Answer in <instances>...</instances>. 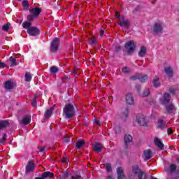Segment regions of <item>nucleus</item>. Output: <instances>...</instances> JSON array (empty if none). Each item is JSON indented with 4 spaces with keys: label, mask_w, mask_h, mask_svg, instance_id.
Listing matches in <instances>:
<instances>
[{
    "label": "nucleus",
    "mask_w": 179,
    "mask_h": 179,
    "mask_svg": "<svg viewBox=\"0 0 179 179\" xmlns=\"http://www.w3.org/2000/svg\"><path fill=\"white\" fill-rule=\"evenodd\" d=\"M152 85L154 87H160V80L159 77L155 76L152 80Z\"/></svg>",
    "instance_id": "obj_23"
},
{
    "label": "nucleus",
    "mask_w": 179,
    "mask_h": 179,
    "mask_svg": "<svg viewBox=\"0 0 179 179\" xmlns=\"http://www.w3.org/2000/svg\"><path fill=\"white\" fill-rule=\"evenodd\" d=\"M66 158H64L63 160H62V162H63V163H65V162H66Z\"/></svg>",
    "instance_id": "obj_51"
},
{
    "label": "nucleus",
    "mask_w": 179,
    "mask_h": 179,
    "mask_svg": "<svg viewBox=\"0 0 179 179\" xmlns=\"http://www.w3.org/2000/svg\"><path fill=\"white\" fill-rule=\"evenodd\" d=\"M138 176L139 179H146V174L139 169L136 166H133L132 171L129 174V179H135Z\"/></svg>",
    "instance_id": "obj_1"
},
{
    "label": "nucleus",
    "mask_w": 179,
    "mask_h": 179,
    "mask_svg": "<svg viewBox=\"0 0 179 179\" xmlns=\"http://www.w3.org/2000/svg\"><path fill=\"white\" fill-rule=\"evenodd\" d=\"M9 125V122L8 120L0 121V129H3V128H6Z\"/></svg>",
    "instance_id": "obj_29"
},
{
    "label": "nucleus",
    "mask_w": 179,
    "mask_h": 179,
    "mask_svg": "<svg viewBox=\"0 0 179 179\" xmlns=\"http://www.w3.org/2000/svg\"><path fill=\"white\" fill-rule=\"evenodd\" d=\"M9 26H10V24L9 23L4 24L2 27V30L4 31H8V30H9Z\"/></svg>",
    "instance_id": "obj_36"
},
{
    "label": "nucleus",
    "mask_w": 179,
    "mask_h": 179,
    "mask_svg": "<svg viewBox=\"0 0 179 179\" xmlns=\"http://www.w3.org/2000/svg\"><path fill=\"white\" fill-rule=\"evenodd\" d=\"M30 121H31V117L30 115H27L22 118V122L24 125H27L30 124Z\"/></svg>",
    "instance_id": "obj_24"
},
{
    "label": "nucleus",
    "mask_w": 179,
    "mask_h": 179,
    "mask_svg": "<svg viewBox=\"0 0 179 179\" xmlns=\"http://www.w3.org/2000/svg\"><path fill=\"white\" fill-rule=\"evenodd\" d=\"M147 50H146V47L145 46H141L140 48V50L138 52V55L139 57H143L144 55H146V52H147Z\"/></svg>",
    "instance_id": "obj_26"
},
{
    "label": "nucleus",
    "mask_w": 179,
    "mask_h": 179,
    "mask_svg": "<svg viewBox=\"0 0 179 179\" xmlns=\"http://www.w3.org/2000/svg\"><path fill=\"white\" fill-rule=\"evenodd\" d=\"M85 143L84 141H79L76 143V148H78V149H80L82 146H84Z\"/></svg>",
    "instance_id": "obj_34"
},
{
    "label": "nucleus",
    "mask_w": 179,
    "mask_h": 179,
    "mask_svg": "<svg viewBox=\"0 0 179 179\" xmlns=\"http://www.w3.org/2000/svg\"><path fill=\"white\" fill-rule=\"evenodd\" d=\"M132 145V136L129 134H125L124 136V148L129 149V147Z\"/></svg>",
    "instance_id": "obj_10"
},
{
    "label": "nucleus",
    "mask_w": 179,
    "mask_h": 179,
    "mask_svg": "<svg viewBox=\"0 0 179 179\" xmlns=\"http://www.w3.org/2000/svg\"><path fill=\"white\" fill-rule=\"evenodd\" d=\"M42 177L43 179L44 178H51L52 177H54V173L49 172V171H46L42 174Z\"/></svg>",
    "instance_id": "obj_28"
},
{
    "label": "nucleus",
    "mask_w": 179,
    "mask_h": 179,
    "mask_svg": "<svg viewBox=\"0 0 179 179\" xmlns=\"http://www.w3.org/2000/svg\"><path fill=\"white\" fill-rule=\"evenodd\" d=\"M94 122L96 124V125H99L100 127V120H99L94 119Z\"/></svg>",
    "instance_id": "obj_43"
},
{
    "label": "nucleus",
    "mask_w": 179,
    "mask_h": 179,
    "mask_svg": "<svg viewBox=\"0 0 179 179\" xmlns=\"http://www.w3.org/2000/svg\"><path fill=\"white\" fill-rule=\"evenodd\" d=\"M115 17L119 19L118 24L120 25L121 27H124V29H128L130 27L131 24H129V21L125 19L124 16H120L118 11H115Z\"/></svg>",
    "instance_id": "obj_4"
},
{
    "label": "nucleus",
    "mask_w": 179,
    "mask_h": 179,
    "mask_svg": "<svg viewBox=\"0 0 179 179\" xmlns=\"http://www.w3.org/2000/svg\"><path fill=\"white\" fill-rule=\"evenodd\" d=\"M136 79H139L140 81L143 82V83H145V82H146V80H148V79H149V78L146 75H144V76H133V77H131L132 80H136Z\"/></svg>",
    "instance_id": "obj_19"
},
{
    "label": "nucleus",
    "mask_w": 179,
    "mask_h": 179,
    "mask_svg": "<svg viewBox=\"0 0 179 179\" xmlns=\"http://www.w3.org/2000/svg\"><path fill=\"white\" fill-rule=\"evenodd\" d=\"M167 132H168V135H171V134H173V129H168Z\"/></svg>",
    "instance_id": "obj_46"
},
{
    "label": "nucleus",
    "mask_w": 179,
    "mask_h": 179,
    "mask_svg": "<svg viewBox=\"0 0 179 179\" xmlns=\"http://www.w3.org/2000/svg\"><path fill=\"white\" fill-rule=\"evenodd\" d=\"M27 33L29 36H38L40 31L36 27H31L27 29Z\"/></svg>",
    "instance_id": "obj_12"
},
{
    "label": "nucleus",
    "mask_w": 179,
    "mask_h": 179,
    "mask_svg": "<svg viewBox=\"0 0 179 179\" xmlns=\"http://www.w3.org/2000/svg\"><path fill=\"white\" fill-rule=\"evenodd\" d=\"M4 87L7 90H10V89H13V87H15V83L13 81L10 80H7L5 83Z\"/></svg>",
    "instance_id": "obj_17"
},
{
    "label": "nucleus",
    "mask_w": 179,
    "mask_h": 179,
    "mask_svg": "<svg viewBox=\"0 0 179 179\" xmlns=\"http://www.w3.org/2000/svg\"><path fill=\"white\" fill-rule=\"evenodd\" d=\"M37 105V101H36V99H33L31 101V106H33V107L36 106Z\"/></svg>",
    "instance_id": "obj_42"
},
{
    "label": "nucleus",
    "mask_w": 179,
    "mask_h": 179,
    "mask_svg": "<svg viewBox=\"0 0 179 179\" xmlns=\"http://www.w3.org/2000/svg\"><path fill=\"white\" fill-rule=\"evenodd\" d=\"M157 127V128H161V129L166 128V122L163 121L162 120H159Z\"/></svg>",
    "instance_id": "obj_27"
},
{
    "label": "nucleus",
    "mask_w": 179,
    "mask_h": 179,
    "mask_svg": "<svg viewBox=\"0 0 179 179\" xmlns=\"http://www.w3.org/2000/svg\"><path fill=\"white\" fill-rule=\"evenodd\" d=\"M93 149L94 152H96V153H100V152H101V149H103V145L99 143H96L93 144Z\"/></svg>",
    "instance_id": "obj_21"
},
{
    "label": "nucleus",
    "mask_w": 179,
    "mask_h": 179,
    "mask_svg": "<svg viewBox=\"0 0 179 179\" xmlns=\"http://www.w3.org/2000/svg\"><path fill=\"white\" fill-rule=\"evenodd\" d=\"M122 72H123V73H128L129 72H131V69L128 67H123Z\"/></svg>",
    "instance_id": "obj_37"
},
{
    "label": "nucleus",
    "mask_w": 179,
    "mask_h": 179,
    "mask_svg": "<svg viewBox=\"0 0 179 179\" xmlns=\"http://www.w3.org/2000/svg\"><path fill=\"white\" fill-rule=\"evenodd\" d=\"M54 110V106H52L50 109H48L44 114L45 118H50L52 115V111Z\"/></svg>",
    "instance_id": "obj_25"
},
{
    "label": "nucleus",
    "mask_w": 179,
    "mask_h": 179,
    "mask_svg": "<svg viewBox=\"0 0 179 179\" xmlns=\"http://www.w3.org/2000/svg\"><path fill=\"white\" fill-rule=\"evenodd\" d=\"M35 179H44V178L42 176L41 178H36Z\"/></svg>",
    "instance_id": "obj_52"
},
{
    "label": "nucleus",
    "mask_w": 179,
    "mask_h": 179,
    "mask_svg": "<svg viewBox=\"0 0 179 179\" xmlns=\"http://www.w3.org/2000/svg\"><path fill=\"white\" fill-rule=\"evenodd\" d=\"M117 174L118 179H127V177H125V175L124 174V169H122V168L120 167L117 169Z\"/></svg>",
    "instance_id": "obj_16"
},
{
    "label": "nucleus",
    "mask_w": 179,
    "mask_h": 179,
    "mask_svg": "<svg viewBox=\"0 0 179 179\" xmlns=\"http://www.w3.org/2000/svg\"><path fill=\"white\" fill-rule=\"evenodd\" d=\"M152 30L156 34H160L163 33V23L156 22L153 26Z\"/></svg>",
    "instance_id": "obj_7"
},
{
    "label": "nucleus",
    "mask_w": 179,
    "mask_h": 179,
    "mask_svg": "<svg viewBox=\"0 0 179 179\" xmlns=\"http://www.w3.org/2000/svg\"><path fill=\"white\" fill-rule=\"evenodd\" d=\"M166 112L169 114L174 113L176 111V106L171 103L169 102L167 105H165Z\"/></svg>",
    "instance_id": "obj_14"
},
{
    "label": "nucleus",
    "mask_w": 179,
    "mask_h": 179,
    "mask_svg": "<svg viewBox=\"0 0 179 179\" xmlns=\"http://www.w3.org/2000/svg\"><path fill=\"white\" fill-rule=\"evenodd\" d=\"M18 1H22V0H18Z\"/></svg>",
    "instance_id": "obj_54"
},
{
    "label": "nucleus",
    "mask_w": 179,
    "mask_h": 179,
    "mask_svg": "<svg viewBox=\"0 0 179 179\" xmlns=\"http://www.w3.org/2000/svg\"><path fill=\"white\" fill-rule=\"evenodd\" d=\"M57 72H58V68L57 66H53L50 68V73H52V75H55Z\"/></svg>",
    "instance_id": "obj_33"
},
{
    "label": "nucleus",
    "mask_w": 179,
    "mask_h": 179,
    "mask_svg": "<svg viewBox=\"0 0 179 179\" xmlns=\"http://www.w3.org/2000/svg\"><path fill=\"white\" fill-rule=\"evenodd\" d=\"M22 6H24V8H29V1H27V0H24L22 2Z\"/></svg>",
    "instance_id": "obj_40"
},
{
    "label": "nucleus",
    "mask_w": 179,
    "mask_h": 179,
    "mask_svg": "<svg viewBox=\"0 0 179 179\" xmlns=\"http://www.w3.org/2000/svg\"><path fill=\"white\" fill-rule=\"evenodd\" d=\"M159 102L162 106H167L170 103V94L164 93L159 99Z\"/></svg>",
    "instance_id": "obj_6"
},
{
    "label": "nucleus",
    "mask_w": 179,
    "mask_h": 179,
    "mask_svg": "<svg viewBox=\"0 0 179 179\" xmlns=\"http://www.w3.org/2000/svg\"><path fill=\"white\" fill-rule=\"evenodd\" d=\"M10 61L11 62V66H17V64L16 63V61H17L16 57H10Z\"/></svg>",
    "instance_id": "obj_31"
},
{
    "label": "nucleus",
    "mask_w": 179,
    "mask_h": 179,
    "mask_svg": "<svg viewBox=\"0 0 179 179\" xmlns=\"http://www.w3.org/2000/svg\"><path fill=\"white\" fill-rule=\"evenodd\" d=\"M123 117H128V109H127L126 113L123 114Z\"/></svg>",
    "instance_id": "obj_47"
},
{
    "label": "nucleus",
    "mask_w": 179,
    "mask_h": 179,
    "mask_svg": "<svg viewBox=\"0 0 179 179\" xmlns=\"http://www.w3.org/2000/svg\"><path fill=\"white\" fill-rule=\"evenodd\" d=\"M136 122L140 127H149V121H148V117L143 114H138L136 116Z\"/></svg>",
    "instance_id": "obj_2"
},
{
    "label": "nucleus",
    "mask_w": 179,
    "mask_h": 179,
    "mask_svg": "<svg viewBox=\"0 0 179 179\" xmlns=\"http://www.w3.org/2000/svg\"><path fill=\"white\" fill-rule=\"evenodd\" d=\"M73 75H78L79 74V73H78V71L75 69L73 71Z\"/></svg>",
    "instance_id": "obj_50"
},
{
    "label": "nucleus",
    "mask_w": 179,
    "mask_h": 179,
    "mask_svg": "<svg viewBox=\"0 0 179 179\" xmlns=\"http://www.w3.org/2000/svg\"><path fill=\"white\" fill-rule=\"evenodd\" d=\"M170 92H171V93H173V92H174V90L171 89V90H170Z\"/></svg>",
    "instance_id": "obj_53"
},
{
    "label": "nucleus",
    "mask_w": 179,
    "mask_h": 179,
    "mask_svg": "<svg viewBox=\"0 0 179 179\" xmlns=\"http://www.w3.org/2000/svg\"><path fill=\"white\" fill-rule=\"evenodd\" d=\"M104 166L107 171H111V165L110 164H106Z\"/></svg>",
    "instance_id": "obj_39"
},
{
    "label": "nucleus",
    "mask_w": 179,
    "mask_h": 179,
    "mask_svg": "<svg viewBox=\"0 0 179 179\" xmlns=\"http://www.w3.org/2000/svg\"><path fill=\"white\" fill-rule=\"evenodd\" d=\"M152 156H153V153L152 152V150H144L143 154V157L144 160H149V159H152Z\"/></svg>",
    "instance_id": "obj_13"
},
{
    "label": "nucleus",
    "mask_w": 179,
    "mask_h": 179,
    "mask_svg": "<svg viewBox=\"0 0 179 179\" xmlns=\"http://www.w3.org/2000/svg\"><path fill=\"white\" fill-rule=\"evenodd\" d=\"M164 73L166 75V76H168V78L173 77V68H171V66H168L165 68Z\"/></svg>",
    "instance_id": "obj_18"
},
{
    "label": "nucleus",
    "mask_w": 179,
    "mask_h": 179,
    "mask_svg": "<svg viewBox=\"0 0 179 179\" xmlns=\"http://www.w3.org/2000/svg\"><path fill=\"white\" fill-rule=\"evenodd\" d=\"M31 26V22H28V21H25L22 23V27H24V29H27V30H29V29H30V27Z\"/></svg>",
    "instance_id": "obj_30"
},
{
    "label": "nucleus",
    "mask_w": 179,
    "mask_h": 179,
    "mask_svg": "<svg viewBox=\"0 0 179 179\" xmlns=\"http://www.w3.org/2000/svg\"><path fill=\"white\" fill-rule=\"evenodd\" d=\"M97 43V40L96 39V37L93 36L91 38V44H96Z\"/></svg>",
    "instance_id": "obj_41"
},
{
    "label": "nucleus",
    "mask_w": 179,
    "mask_h": 179,
    "mask_svg": "<svg viewBox=\"0 0 179 179\" xmlns=\"http://www.w3.org/2000/svg\"><path fill=\"white\" fill-rule=\"evenodd\" d=\"M31 15L27 16L29 22H32L36 17H38L40 13H41V8H34L29 10Z\"/></svg>",
    "instance_id": "obj_5"
},
{
    "label": "nucleus",
    "mask_w": 179,
    "mask_h": 179,
    "mask_svg": "<svg viewBox=\"0 0 179 179\" xmlns=\"http://www.w3.org/2000/svg\"><path fill=\"white\" fill-rule=\"evenodd\" d=\"M154 142L159 149H160L161 150H163V149H164V144H163L161 139H159L157 137H155L154 138Z\"/></svg>",
    "instance_id": "obj_15"
},
{
    "label": "nucleus",
    "mask_w": 179,
    "mask_h": 179,
    "mask_svg": "<svg viewBox=\"0 0 179 179\" xmlns=\"http://www.w3.org/2000/svg\"><path fill=\"white\" fill-rule=\"evenodd\" d=\"M25 82H31V74L30 73H26L24 76Z\"/></svg>",
    "instance_id": "obj_32"
},
{
    "label": "nucleus",
    "mask_w": 179,
    "mask_h": 179,
    "mask_svg": "<svg viewBox=\"0 0 179 179\" xmlns=\"http://www.w3.org/2000/svg\"><path fill=\"white\" fill-rule=\"evenodd\" d=\"M59 46V38H55L50 45V51L55 52Z\"/></svg>",
    "instance_id": "obj_9"
},
{
    "label": "nucleus",
    "mask_w": 179,
    "mask_h": 179,
    "mask_svg": "<svg viewBox=\"0 0 179 179\" xmlns=\"http://www.w3.org/2000/svg\"><path fill=\"white\" fill-rule=\"evenodd\" d=\"M136 47V43L134 41H130L126 43V50L129 53L134 52Z\"/></svg>",
    "instance_id": "obj_8"
},
{
    "label": "nucleus",
    "mask_w": 179,
    "mask_h": 179,
    "mask_svg": "<svg viewBox=\"0 0 179 179\" xmlns=\"http://www.w3.org/2000/svg\"><path fill=\"white\" fill-rule=\"evenodd\" d=\"M35 166L34 164L31 162H28L26 166V173H30L31 171H34Z\"/></svg>",
    "instance_id": "obj_22"
},
{
    "label": "nucleus",
    "mask_w": 179,
    "mask_h": 179,
    "mask_svg": "<svg viewBox=\"0 0 179 179\" xmlns=\"http://www.w3.org/2000/svg\"><path fill=\"white\" fill-rule=\"evenodd\" d=\"M45 148H44V147H41V148L39 149V151H40V152H45Z\"/></svg>",
    "instance_id": "obj_48"
},
{
    "label": "nucleus",
    "mask_w": 179,
    "mask_h": 179,
    "mask_svg": "<svg viewBox=\"0 0 179 179\" xmlns=\"http://www.w3.org/2000/svg\"><path fill=\"white\" fill-rule=\"evenodd\" d=\"M69 174L68 173H64L62 175V178H66L68 177Z\"/></svg>",
    "instance_id": "obj_45"
},
{
    "label": "nucleus",
    "mask_w": 179,
    "mask_h": 179,
    "mask_svg": "<svg viewBox=\"0 0 179 179\" xmlns=\"http://www.w3.org/2000/svg\"><path fill=\"white\" fill-rule=\"evenodd\" d=\"M99 34H100V36H103V34H104V31H103V30H100Z\"/></svg>",
    "instance_id": "obj_49"
},
{
    "label": "nucleus",
    "mask_w": 179,
    "mask_h": 179,
    "mask_svg": "<svg viewBox=\"0 0 179 179\" xmlns=\"http://www.w3.org/2000/svg\"><path fill=\"white\" fill-rule=\"evenodd\" d=\"M127 104L129 106H132L135 104V99H134V96L131 93H127L125 97Z\"/></svg>",
    "instance_id": "obj_11"
},
{
    "label": "nucleus",
    "mask_w": 179,
    "mask_h": 179,
    "mask_svg": "<svg viewBox=\"0 0 179 179\" xmlns=\"http://www.w3.org/2000/svg\"><path fill=\"white\" fill-rule=\"evenodd\" d=\"M150 94V90L149 88H146L144 92L143 93V97H146L147 96H149Z\"/></svg>",
    "instance_id": "obj_35"
},
{
    "label": "nucleus",
    "mask_w": 179,
    "mask_h": 179,
    "mask_svg": "<svg viewBox=\"0 0 179 179\" xmlns=\"http://www.w3.org/2000/svg\"><path fill=\"white\" fill-rule=\"evenodd\" d=\"M64 114L66 115V118H72L75 115V107L73 105L69 103L64 108Z\"/></svg>",
    "instance_id": "obj_3"
},
{
    "label": "nucleus",
    "mask_w": 179,
    "mask_h": 179,
    "mask_svg": "<svg viewBox=\"0 0 179 179\" xmlns=\"http://www.w3.org/2000/svg\"><path fill=\"white\" fill-rule=\"evenodd\" d=\"M6 134H4L3 135V138H2L1 140L0 141L1 145H3V143H5V142H6Z\"/></svg>",
    "instance_id": "obj_38"
},
{
    "label": "nucleus",
    "mask_w": 179,
    "mask_h": 179,
    "mask_svg": "<svg viewBox=\"0 0 179 179\" xmlns=\"http://www.w3.org/2000/svg\"><path fill=\"white\" fill-rule=\"evenodd\" d=\"M170 173H174L175 174H179V168L176 164H172L169 166Z\"/></svg>",
    "instance_id": "obj_20"
},
{
    "label": "nucleus",
    "mask_w": 179,
    "mask_h": 179,
    "mask_svg": "<svg viewBox=\"0 0 179 179\" xmlns=\"http://www.w3.org/2000/svg\"><path fill=\"white\" fill-rule=\"evenodd\" d=\"M6 65L5 63L0 62V69L5 68Z\"/></svg>",
    "instance_id": "obj_44"
}]
</instances>
